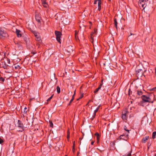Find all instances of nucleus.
Here are the masks:
<instances>
[{
  "mask_svg": "<svg viewBox=\"0 0 156 156\" xmlns=\"http://www.w3.org/2000/svg\"><path fill=\"white\" fill-rule=\"evenodd\" d=\"M144 68L142 66V65L141 64H140L138 66H136V74H137L140 73L142 74L143 73V69Z\"/></svg>",
  "mask_w": 156,
  "mask_h": 156,
  "instance_id": "7ed1b4c3",
  "label": "nucleus"
},
{
  "mask_svg": "<svg viewBox=\"0 0 156 156\" xmlns=\"http://www.w3.org/2000/svg\"><path fill=\"white\" fill-rule=\"evenodd\" d=\"M155 89H156V87H155L151 89V90H154Z\"/></svg>",
  "mask_w": 156,
  "mask_h": 156,
  "instance_id": "a18cd8bd",
  "label": "nucleus"
},
{
  "mask_svg": "<svg viewBox=\"0 0 156 156\" xmlns=\"http://www.w3.org/2000/svg\"><path fill=\"white\" fill-rule=\"evenodd\" d=\"M148 0H147L148 1ZM146 0H139L138 2V4L140 7L141 6L143 9H144L146 6Z\"/></svg>",
  "mask_w": 156,
  "mask_h": 156,
  "instance_id": "423d86ee",
  "label": "nucleus"
},
{
  "mask_svg": "<svg viewBox=\"0 0 156 156\" xmlns=\"http://www.w3.org/2000/svg\"><path fill=\"white\" fill-rule=\"evenodd\" d=\"M91 101L93 102V101H92V100H89L88 101V102H87V104L86 105H88V104H89L90 102H91Z\"/></svg>",
  "mask_w": 156,
  "mask_h": 156,
  "instance_id": "e433bc0d",
  "label": "nucleus"
},
{
  "mask_svg": "<svg viewBox=\"0 0 156 156\" xmlns=\"http://www.w3.org/2000/svg\"><path fill=\"white\" fill-rule=\"evenodd\" d=\"M23 39L24 40L26 43H27L29 41V38L25 36H23Z\"/></svg>",
  "mask_w": 156,
  "mask_h": 156,
  "instance_id": "a211bd4d",
  "label": "nucleus"
},
{
  "mask_svg": "<svg viewBox=\"0 0 156 156\" xmlns=\"http://www.w3.org/2000/svg\"><path fill=\"white\" fill-rule=\"evenodd\" d=\"M57 91L58 93L59 94L60 92V89L58 86H57L56 87Z\"/></svg>",
  "mask_w": 156,
  "mask_h": 156,
  "instance_id": "4be33fe9",
  "label": "nucleus"
},
{
  "mask_svg": "<svg viewBox=\"0 0 156 156\" xmlns=\"http://www.w3.org/2000/svg\"><path fill=\"white\" fill-rule=\"evenodd\" d=\"M33 34L36 37V40L40 42L41 41V40L39 33L36 31H34L33 32Z\"/></svg>",
  "mask_w": 156,
  "mask_h": 156,
  "instance_id": "6e6552de",
  "label": "nucleus"
},
{
  "mask_svg": "<svg viewBox=\"0 0 156 156\" xmlns=\"http://www.w3.org/2000/svg\"><path fill=\"white\" fill-rule=\"evenodd\" d=\"M65 156H67V155H65Z\"/></svg>",
  "mask_w": 156,
  "mask_h": 156,
  "instance_id": "052dcab7",
  "label": "nucleus"
},
{
  "mask_svg": "<svg viewBox=\"0 0 156 156\" xmlns=\"http://www.w3.org/2000/svg\"><path fill=\"white\" fill-rule=\"evenodd\" d=\"M54 94H53L49 98H48L47 100V102L49 101H51V100Z\"/></svg>",
  "mask_w": 156,
  "mask_h": 156,
  "instance_id": "cd10ccee",
  "label": "nucleus"
},
{
  "mask_svg": "<svg viewBox=\"0 0 156 156\" xmlns=\"http://www.w3.org/2000/svg\"><path fill=\"white\" fill-rule=\"evenodd\" d=\"M101 84H100L98 87L94 91V92L95 93H97L98 92V90L101 89Z\"/></svg>",
  "mask_w": 156,
  "mask_h": 156,
  "instance_id": "4468645a",
  "label": "nucleus"
},
{
  "mask_svg": "<svg viewBox=\"0 0 156 156\" xmlns=\"http://www.w3.org/2000/svg\"><path fill=\"white\" fill-rule=\"evenodd\" d=\"M81 139H81V138H80V137L79 138V139H80V140H81Z\"/></svg>",
  "mask_w": 156,
  "mask_h": 156,
  "instance_id": "5fc2aeb1",
  "label": "nucleus"
},
{
  "mask_svg": "<svg viewBox=\"0 0 156 156\" xmlns=\"http://www.w3.org/2000/svg\"><path fill=\"white\" fill-rule=\"evenodd\" d=\"M103 79H102L101 80V84H101V86L103 84Z\"/></svg>",
  "mask_w": 156,
  "mask_h": 156,
  "instance_id": "ea45409f",
  "label": "nucleus"
},
{
  "mask_svg": "<svg viewBox=\"0 0 156 156\" xmlns=\"http://www.w3.org/2000/svg\"><path fill=\"white\" fill-rule=\"evenodd\" d=\"M119 138L120 139H122L123 140H126L125 139V138H126V136L124 134L120 135L119 136Z\"/></svg>",
  "mask_w": 156,
  "mask_h": 156,
  "instance_id": "f3484780",
  "label": "nucleus"
},
{
  "mask_svg": "<svg viewBox=\"0 0 156 156\" xmlns=\"http://www.w3.org/2000/svg\"><path fill=\"white\" fill-rule=\"evenodd\" d=\"M73 99H72L70 101V102H69V104L68 105H70L71 104V103H72V102L73 101Z\"/></svg>",
  "mask_w": 156,
  "mask_h": 156,
  "instance_id": "c9c22d12",
  "label": "nucleus"
},
{
  "mask_svg": "<svg viewBox=\"0 0 156 156\" xmlns=\"http://www.w3.org/2000/svg\"><path fill=\"white\" fill-rule=\"evenodd\" d=\"M55 34L56 36V39L57 41L60 43H61V37L62 35V33L59 31L56 30L55 31Z\"/></svg>",
  "mask_w": 156,
  "mask_h": 156,
  "instance_id": "f03ea898",
  "label": "nucleus"
},
{
  "mask_svg": "<svg viewBox=\"0 0 156 156\" xmlns=\"http://www.w3.org/2000/svg\"><path fill=\"white\" fill-rule=\"evenodd\" d=\"M42 3L43 6L44 7H45V8L47 7L48 4H47V3H46V2L45 1H42Z\"/></svg>",
  "mask_w": 156,
  "mask_h": 156,
  "instance_id": "412c9836",
  "label": "nucleus"
},
{
  "mask_svg": "<svg viewBox=\"0 0 156 156\" xmlns=\"http://www.w3.org/2000/svg\"><path fill=\"white\" fill-rule=\"evenodd\" d=\"M136 91L137 92V97L138 96L139 97V96L142 95L143 94L142 91L141 90H137Z\"/></svg>",
  "mask_w": 156,
  "mask_h": 156,
  "instance_id": "9b49d317",
  "label": "nucleus"
},
{
  "mask_svg": "<svg viewBox=\"0 0 156 156\" xmlns=\"http://www.w3.org/2000/svg\"><path fill=\"white\" fill-rule=\"evenodd\" d=\"M32 53L33 54V55H34L36 53V52H32Z\"/></svg>",
  "mask_w": 156,
  "mask_h": 156,
  "instance_id": "de8ad7c7",
  "label": "nucleus"
},
{
  "mask_svg": "<svg viewBox=\"0 0 156 156\" xmlns=\"http://www.w3.org/2000/svg\"><path fill=\"white\" fill-rule=\"evenodd\" d=\"M5 79L2 77H0V81L2 82H4L5 81Z\"/></svg>",
  "mask_w": 156,
  "mask_h": 156,
  "instance_id": "2f4dec72",
  "label": "nucleus"
},
{
  "mask_svg": "<svg viewBox=\"0 0 156 156\" xmlns=\"http://www.w3.org/2000/svg\"><path fill=\"white\" fill-rule=\"evenodd\" d=\"M76 90H74V93L73 95H75V94H76Z\"/></svg>",
  "mask_w": 156,
  "mask_h": 156,
  "instance_id": "09e8293b",
  "label": "nucleus"
},
{
  "mask_svg": "<svg viewBox=\"0 0 156 156\" xmlns=\"http://www.w3.org/2000/svg\"><path fill=\"white\" fill-rule=\"evenodd\" d=\"M98 2H99V1H101V0H98Z\"/></svg>",
  "mask_w": 156,
  "mask_h": 156,
  "instance_id": "864d4df0",
  "label": "nucleus"
},
{
  "mask_svg": "<svg viewBox=\"0 0 156 156\" xmlns=\"http://www.w3.org/2000/svg\"><path fill=\"white\" fill-rule=\"evenodd\" d=\"M83 94H82L81 95V96L80 97V98H82L83 97Z\"/></svg>",
  "mask_w": 156,
  "mask_h": 156,
  "instance_id": "49530a36",
  "label": "nucleus"
},
{
  "mask_svg": "<svg viewBox=\"0 0 156 156\" xmlns=\"http://www.w3.org/2000/svg\"><path fill=\"white\" fill-rule=\"evenodd\" d=\"M14 68L16 69H21V67H20V66H19L16 65H15Z\"/></svg>",
  "mask_w": 156,
  "mask_h": 156,
  "instance_id": "bb28decb",
  "label": "nucleus"
},
{
  "mask_svg": "<svg viewBox=\"0 0 156 156\" xmlns=\"http://www.w3.org/2000/svg\"><path fill=\"white\" fill-rule=\"evenodd\" d=\"M27 107H25L24 109L23 113L25 115L27 114Z\"/></svg>",
  "mask_w": 156,
  "mask_h": 156,
  "instance_id": "393cba45",
  "label": "nucleus"
},
{
  "mask_svg": "<svg viewBox=\"0 0 156 156\" xmlns=\"http://www.w3.org/2000/svg\"><path fill=\"white\" fill-rule=\"evenodd\" d=\"M128 136H126V137H127ZM126 137V138H127V137Z\"/></svg>",
  "mask_w": 156,
  "mask_h": 156,
  "instance_id": "bf43d9fd",
  "label": "nucleus"
},
{
  "mask_svg": "<svg viewBox=\"0 0 156 156\" xmlns=\"http://www.w3.org/2000/svg\"><path fill=\"white\" fill-rule=\"evenodd\" d=\"M132 150H131L129 152L128 154H126L123 156H131V153L132 152Z\"/></svg>",
  "mask_w": 156,
  "mask_h": 156,
  "instance_id": "b1692460",
  "label": "nucleus"
},
{
  "mask_svg": "<svg viewBox=\"0 0 156 156\" xmlns=\"http://www.w3.org/2000/svg\"><path fill=\"white\" fill-rule=\"evenodd\" d=\"M134 116V115L133 114H131L129 115V118L130 119L132 117H133Z\"/></svg>",
  "mask_w": 156,
  "mask_h": 156,
  "instance_id": "f704fd0d",
  "label": "nucleus"
},
{
  "mask_svg": "<svg viewBox=\"0 0 156 156\" xmlns=\"http://www.w3.org/2000/svg\"><path fill=\"white\" fill-rule=\"evenodd\" d=\"M78 32L76 30L75 31V35H77Z\"/></svg>",
  "mask_w": 156,
  "mask_h": 156,
  "instance_id": "a19ab883",
  "label": "nucleus"
},
{
  "mask_svg": "<svg viewBox=\"0 0 156 156\" xmlns=\"http://www.w3.org/2000/svg\"><path fill=\"white\" fill-rule=\"evenodd\" d=\"M98 1V0H94V4H97V1Z\"/></svg>",
  "mask_w": 156,
  "mask_h": 156,
  "instance_id": "58836bf2",
  "label": "nucleus"
},
{
  "mask_svg": "<svg viewBox=\"0 0 156 156\" xmlns=\"http://www.w3.org/2000/svg\"><path fill=\"white\" fill-rule=\"evenodd\" d=\"M7 62L9 64H10V60L9 59H8L7 60Z\"/></svg>",
  "mask_w": 156,
  "mask_h": 156,
  "instance_id": "79ce46f5",
  "label": "nucleus"
},
{
  "mask_svg": "<svg viewBox=\"0 0 156 156\" xmlns=\"http://www.w3.org/2000/svg\"><path fill=\"white\" fill-rule=\"evenodd\" d=\"M149 136H146L145 137H144L143 139L142 142L143 143H144L146 142V141L149 139Z\"/></svg>",
  "mask_w": 156,
  "mask_h": 156,
  "instance_id": "ddd939ff",
  "label": "nucleus"
},
{
  "mask_svg": "<svg viewBox=\"0 0 156 156\" xmlns=\"http://www.w3.org/2000/svg\"><path fill=\"white\" fill-rule=\"evenodd\" d=\"M70 137V133L69 131H67V137L68 139H69V138Z\"/></svg>",
  "mask_w": 156,
  "mask_h": 156,
  "instance_id": "c85d7f7f",
  "label": "nucleus"
},
{
  "mask_svg": "<svg viewBox=\"0 0 156 156\" xmlns=\"http://www.w3.org/2000/svg\"><path fill=\"white\" fill-rule=\"evenodd\" d=\"M124 129L127 132V133H126L125 134L126 136H128V133H129V130L127 129V127L126 126H125L124 127Z\"/></svg>",
  "mask_w": 156,
  "mask_h": 156,
  "instance_id": "dca6fc26",
  "label": "nucleus"
},
{
  "mask_svg": "<svg viewBox=\"0 0 156 156\" xmlns=\"http://www.w3.org/2000/svg\"><path fill=\"white\" fill-rule=\"evenodd\" d=\"M108 1H111V0H108Z\"/></svg>",
  "mask_w": 156,
  "mask_h": 156,
  "instance_id": "4d7b16f0",
  "label": "nucleus"
},
{
  "mask_svg": "<svg viewBox=\"0 0 156 156\" xmlns=\"http://www.w3.org/2000/svg\"><path fill=\"white\" fill-rule=\"evenodd\" d=\"M95 116H94V115H93L92 117V118H91V119H90L91 121H92L94 119V118L95 117Z\"/></svg>",
  "mask_w": 156,
  "mask_h": 156,
  "instance_id": "4c0bfd02",
  "label": "nucleus"
},
{
  "mask_svg": "<svg viewBox=\"0 0 156 156\" xmlns=\"http://www.w3.org/2000/svg\"><path fill=\"white\" fill-rule=\"evenodd\" d=\"M9 66L8 65H6L5 63V66H3V68L4 69H7V67Z\"/></svg>",
  "mask_w": 156,
  "mask_h": 156,
  "instance_id": "7c9ffc66",
  "label": "nucleus"
},
{
  "mask_svg": "<svg viewBox=\"0 0 156 156\" xmlns=\"http://www.w3.org/2000/svg\"><path fill=\"white\" fill-rule=\"evenodd\" d=\"M4 142L2 138L0 137V144H2Z\"/></svg>",
  "mask_w": 156,
  "mask_h": 156,
  "instance_id": "72a5a7b5",
  "label": "nucleus"
},
{
  "mask_svg": "<svg viewBox=\"0 0 156 156\" xmlns=\"http://www.w3.org/2000/svg\"><path fill=\"white\" fill-rule=\"evenodd\" d=\"M75 146V141H74L73 142V150L74 151L75 150L74 147Z\"/></svg>",
  "mask_w": 156,
  "mask_h": 156,
  "instance_id": "c756f323",
  "label": "nucleus"
},
{
  "mask_svg": "<svg viewBox=\"0 0 156 156\" xmlns=\"http://www.w3.org/2000/svg\"><path fill=\"white\" fill-rule=\"evenodd\" d=\"M129 113L127 110L125 108L122 112V120L125 122L127 121V114Z\"/></svg>",
  "mask_w": 156,
  "mask_h": 156,
  "instance_id": "f257e3e1",
  "label": "nucleus"
},
{
  "mask_svg": "<svg viewBox=\"0 0 156 156\" xmlns=\"http://www.w3.org/2000/svg\"><path fill=\"white\" fill-rule=\"evenodd\" d=\"M67 51H69V52H70V51H69V50L68 49H67Z\"/></svg>",
  "mask_w": 156,
  "mask_h": 156,
  "instance_id": "603ef678",
  "label": "nucleus"
},
{
  "mask_svg": "<svg viewBox=\"0 0 156 156\" xmlns=\"http://www.w3.org/2000/svg\"><path fill=\"white\" fill-rule=\"evenodd\" d=\"M154 156H156V154H154Z\"/></svg>",
  "mask_w": 156,
  "mask_h": 156,
  "instance_id": "6e6d98bb",
  "label": "nucleus"
},
{
  "mask_svg": "<svg viewBox=\"0 0 156 156\" xmlns=\"http://www.w3.org/2000/svg\"><path fill=\"white\" fill-rule=\"evenodd\" d=\"M75 95H73L72 96V99H73V100H74V96H75Z\"/></svg>",
  "mask_w": 156,
  "mask_h": 156,
  "instance_id": "c03bdc74",
  "label": "nucleus"
},
{
  "mask_svg": "<svg viewBox=\"0 0 156 156\" xmlns=\"http://www.w3.org/2000/svg\"><path fill=\"white\" fill-rule=\"evenodd\" d=\"M75 35V37L76 39H77V38H78V37L77 35Z\"/></svg>",
  "mask_w": 156,
  "mask_h": 156,
  "instance_id": "37998d69",
  "label": "nucleus"
},
{
  "mask_svg": "<svg viewBox=\"0 0 156 156\" xmlns=\"http://www.w3.org/2000/svg\"><path fill=\"white\" fill-rule=\"evenodd\" d=\"M20 32L21 31L20 30L17 29H16V33L18 37H21L22 35L20 33Z\"/></svg>",
  "mask_w": 156,
  "mask_h": 156,
  "instance_id": "9d476101",
  "label": "nucleus"
},
{
  "mask_svg": "<svg viewBox=\"0 0 156 156\" xmlns=\"http://www.w3.org/2000/svg\"><path fill=\"white\" fill-rule=\"evenodd\" d=\"M35 19L36 20L38 23L41 24V17L38 15L35 16Z\"/></svg>",
  "mask_w": 156,
  "mask_h": 156,
  "instance_id": "f8f14e48",
  "label": "nucleus"
},
{
  "mask_svg": "<svg viewBox=\"0 0 156 156\" xmlns=\"http://www.w3.org/2000/svg\"><path fill=\"white\" fill-rule=\"evenodd\" d=\"M101 108V105H99L98 107L96 108V109L94 111V117L96 115V113L98 111L99 109Z\"/></svg>",
  "mask_w": 156,
  "mask_h": 156,
  "instance_id": "1a4fd4ad",
  "label": "nucleus"
},
{
  "mask_svg": "<svg viewBox=\"0 0 156 156\" xmlns=\"http://www.w3.org/2000/svg\"><path fill=\"white\" fill-rule=\"evenodd\" d=\"M101 1H99V2H98V10L99 11L101 10Z\"/></svg>",
  "mask_w": 156,
  "mask_h": 156,
  "instance_id": "2eb2a0df",
  "label": "nucleus"
},
{
  "mask_svg": "<svg viewBox=\"0 0 156 156\" xmlns=\"http://www.w3.org/2000/svg\"><path fill=\"white\" fill-rule=\"evenodd\" d=\"M96 30H94V32H93L91 34V37L92 38V36L94 34H95L96 33Z\"/></svg>",
  "mask_w": 156,
  "mask_h": 156,
  "instance_id": "473e14b6",
  "label": "nucleus"
},
{
  "mask_svg": "<svg viewBox=\"0 0 156 156\" xmlns=\"http://www.w3.org/2000/svg\"><path fill=\"white\" fill-rule=\"evenodd\" d=\"M114 24L115 26L116 29H117V22L116 18H115L114 19Z\"/></svg>",
  "mask_w": 156,
  "mask_h": 156,
  "instance_id": "aec40b11",
  "label": "nucleus"
},
{
  "mask_svg": "<svg viewBox=\"0 0 156 156\" xmlns=\"http://www.w3.org/2000/svg\"><path fill=\"white\" fill-rule=\"evenodd\" d=\"M94 142H93V141H92V142H91V144L92 145H93V144H94Z\"/></svg>",
  "mask_w": 156,
  "mask_h": 156,
  "instance_id": "8fccbe9b",
  "label": "nucleus"
},
{
  "mask_svg": "<svg viewBox=\"0 0 156 156\" xmlns=\"http://www.w3.org/2000/svg\"><path fill=\"white\" fill-rule=\"evenodd\" d=\"M48 104V102L47 103V104Z\"/></svg>",
  "mask_w": 156,
  "mask_h": 156,
  "instance_id": "13d9d810",
  "label": "nucleus"
},
{
  "mask_svg": "<svg viewBox=\"0 0 156 156\" xmlns=\"http://www.w3.org/2000/svg\"><path fill=\"white\" fill-rule=\"evenodd\" d=\"M0 36L4 37H8V35L7 33L5 31L3 30L0 27Z\"/></svg>",
  "mask_w": 156,
  "mask_h": 156,
  "instance_id": "0eeeda50",
  "label": "nucleus"
},
{
  "mask_svg": "<svg viewBox=\"0 0 156 156\" xmlns=\"http://www.w3.org/2000/svg\"><path fill=\"white\" fill-rule=\"evenodd\" d=\"M156 135V132L154 131L153 133L152 138L153 139H154L155 138Z\"/></svg>",
  "mask_w": 156,
  "mask_h": 156,
  "instance_id": "5701e85b",
  "label": "nucleus"
},
{
  "mask_svg": "<svg viewBox=\"0 0 156 156\" xmlns=\"http://www.w3.org/2000/svg\"><path fill=\"white\" fill-rule=\"evenodd\" d=\"M49 122L50 123V126L51 127L53 128V125L52 121H49Z\"/></svg>",
  "mask_w": 156,
  "mask_h": 156,
  "instance_id": "a878e982",
  "label": "nucleus"
},
{
  "mask_svg": "<svg viewBox=\"0 0 156 156\" xmlns=\"http://www.w3.org/2000/svg\"><path fill=\"white\" fill-rule=\"evenodd\" d=\"M17 126L20 129L18 130L19 131L22 132L23 130V125L22 122L19 120H18V122L17 124Z\"/></svg>",
  "mask_w": 156,
  "mask_h": 156,
  "instance_id": "39448f33",
  "label": "nucleus"
},
{
  "mask_svg": "<svg viewBox=\"0 0 156 156\" xmlns=\"http://www.w3.org/2000/svg\"><path fill=\"white\" fill-rule=\"evenodd\" d=\"M95 135L97 137V140L98 141L100 139V134L97 132H96L95 134Z\"/></svg>",
  "mask_w": 156,
  "mask_h": 156,
  "instance_id": "6ab92c4d",
  "label": "nucleus"
},
{
  "mask_svg": "<svg viewBox=\"0 0 156 156\" xmlns=\"http://www.w3.org/2000/svg\"><path fill=\"white\" fill-rule=\"evenodd\" d=\"M80 98H78V99H77V101L78 100H79Z\"/></svg>",
  "mask_w": 156,
  "mask_h": 156,
  "instance_id": "3c124183",
  "label": "nucleus"
},
{
  "mask_svg": "<svg viewBox=\"0 0 156 156\" xmlns=\"http://www.w3.org/2000/svg\"><path fill=\"white\" fill-rule=\"evenodd\" d=\"M141 98L143 101L144 102H148L151 103H153L154 101H152L149 97L145 95H142L141 96Z\"/></svg>",
  "mask_w": 156,
  "mask_h": 156,
  "instance_id": "20e7f679",
  "label": "nucleus"
}]
</instances>
